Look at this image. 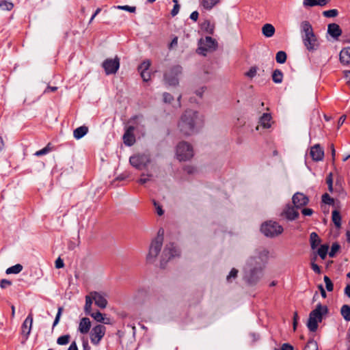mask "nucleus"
Returning a JSON list of instances; mask_svg holds the SVG:
<instances>
[{
	"instance_id": "obj_55",
	"label": "nucleus",
	"mask_w": 350,
	"mask_h": 350,
	"mask_svg": "<svg viewBox=\"0 0 350 350\" xmlns=\"http://www.w3.org/2000/svg\"><path fill=\"white\" fill-rule=\"evenodd\" d=\"M140 75L144 81H148L150 79V74L147 70L140 71Z\"/></svg>"
},
{
	"instance_id": "obj_58",
	"label": "nucleus",
	"mask_w": 350,
	"mask_h": 350,
	"mask_svg": "<svg viewBox=\"0 0 350 350\" xmlns=\"http://www.w3.org/2000/svg\"><path fill=\"white\" fill-rule=\"evenodd\" d=\"M301 213L305 216H310L313 213V210L309 208H305L301 210Z\"/></svg>"
},
{
	"instance_id": "obj_1",
	"label": "nucleus",
	"mask_w": 350,
	"mask_h": 350,
	"mask_svg": "<svg viewBox=\"0 0 350 350\" xmlns=\"http://www.w3.org/2000/svg\"><path fill=\"white\" fill-rule=\"evenodd\" d=\"M267 255V250H260L256 251V255L250 256L247 260L243 279L248 285L254 286L260 280Z\"/></svg>"
},
{
	"instance_id": "obj_46",
	"label": "nucleus",
	"mask_w": 350,
	"mask_h": 350,
	"mask_svg": "<svg viewBox=\"0 0 350 350\" xmlns=\"http://www.w3.org/2000/svg\"><path fill=\"white\" fill-rule=\"evenodd\" d=\"M338 14V12L336 9L326 10L323 12V15L325 17H327V18L336 17Z\"/></svg>"
},
{
	"instance_id": "obj_6",
	"label": "nucleus",
	"mask_w": 350,
	"mask_h": 350,
	"mask_svg": "<svg viewBox=\"0 0 350 350\" xmlns=\"http://www.w3.org/2000/svg\"><path fill=\"white\" fill-rule=\"evenodd\" d=\"M176 156L180 161H187L193 156L192 146L185 142H180L176 147Z\"/></svg>"
},
{
	"instance_id": "obj_64",
	"label": "nucleus",
	"mask_w": 350,
	"mask_h": 350,
	"mask_svg": "<svg viewBox=\"0 0 350 350\" xmlns=\"http://www.w3.org/2000/svg\"><path fill=\"white\" fill-rule=\"evenodd\" d=\"M293 347L288 343H284L282 346V350H293Z\"/></svg>"
},
{
	"instance_id": "obj_14",
	"label": "nucleus",
	"mask_w": 350,
	"mask_h": 350,
	"mask_svg": "<svg viewBox=\"0 0 350 350\" xmlns=\"http://www.w3.org/2000/svg\"><path fill=\"white\" fill-rule=\"evenodd\" d=\"M292 202L295 207L297 209L307 205L309 202V198L303 193L297 192L293 196Z\"/></svg>"
},
{
	"instance_id": "obj_42",
	"label": "nucleus",
	"mask_w": 350,
	"mask_h": 350,
	"mask_svg": "<svg viewBox=\"0 0 350 350\" xmlns=\"http://www.w3.org/2000/svg\"><path fill=\"white\" fill-rule=\"evenodd\" d=\"M322 202L324 204H327V205L335 206V201H334V198L330 197V196L327 193H324L322 196Z\"/></svg>"
},
{
	"instance_id": "obj_53",
	"label": "nucleus",
	"mask_w": 350,
	"mask_h": 350,
	"mask_svg": "<svg viewBox=\"0 0 350 350\" xmlns=\"http://www.w3.org/2000/svg\"><path fill=\"white\" fill-rule=\"evenodd\" d=\"M163 101L166 103H170L174 100L173 96L167 92L163 93Z\"/></svg>"
},
{
	"instance_id": "obj_41",
	"label": "nucleus",
	"mask_w": 350,
	"mask_h": 350,
	"mask_svg": "<svg viewBox=\"0 0 350 350\" xmlns=\"http://www.w3.org/2000/svg\"><path fill=\"white\" fill-rule=\"evenodd\" d=\"M304 350H318V344L314 339H310Z\"/></svg>"
},
{
	"instance_id": "obj_7",
	"label": "nucleus",
	"mask_w": 350,
	"mask_h": 350,
	"mask_svg": "<svg viewBox=\"0 0 350 350\" xmlns=\"http://www.w3.org/2000/svg\"><path fill=\"white\" fill-rule=\"evenodd\" d=\"M180 254L179 250L176 247L174 243H170L167 244L163 250L161 256L160 266L161 268H165L167 261L171 258L178 256Z\"/></svg>"
},
{
	"instance_id": "obj_50",
	"label": "nucleus",
	"mask_w": 350,
	"mask_h": 350,
	"mask_svg": "<svg viewBox=\"0 0 350 350\" xmlns=\"http://www.w3.org/2000/svg\"><path fill=\"white\" fill-rule=\"evenodd\" d=\"M257 67L256 66H252L250 68V70L245 73V75L248 77L249 78H253L256 76L257 72Z\"/></svg>"
},
{
	"instance_id": "obj_30",
	"label": "nucleus",
	"mask_w": 350,
	"mask_h": 350,
	"mask_svg": "<svg viewBox=\"0 0 350 350\" xmlns=\"http://www.w3.org/2000/svg\"><path fill=\"white\" fill-rule=\"evenodd\" d=\"M321 241V239L319 238L317 233L313 232L310 234V242L311 248L312 250L316 249L317 247V246L320 244Z\"/></svg>"
},
{
	"instance_id": "obj_26",
	"label": "nucleus",
	"mask_w": 350,
	"mask_h": 350,
	"mask_svg": "<svg viewBox=\"0 0 350 350\" xmlns=\"http://www.w3.org/2000/svg\"><path fill=\"white\" fill-rule=\"evenodd\" d=\"M262 33L265 37L271 38L274 35L275 27L271 24L267 23L262 26Z\"/></svg>"
},
{
	"instance_id": "obj_56",
	"label": "nucleus",
	"mask_w": 350,
	"mask_h": 350,
	"mask_svg": "<svg viewBox=\"0 0 350 350\" xmlns=\"http://www.w3.org/2000/svg\"><path fill=\"white\" fill-rule=\"evenodd\" d=\"M311 268L317 274H320L321 272L320 267L314 262H311Z\"/></svg>"
},
{
	"instance_id": "obj_60",
	"label": "nucleus",
	"mask_w": 350,
	"mask_h": 350,
	"mask_svg": "<svg viewBox=\"0 0 350 350\" xmlns=\"http://www.w3.org/2000/svg\"><path fill=\"white\" fill-rule=\"evenodd\" d=\"M64 261L63 260L59 257L56 260H55V267L57 269H60V268H62L64 267Z\"/></svg>"
},
{
	"instance_id": "obj_18",
	"label": "nucleus",
	"mask_w": 350,
	"mask_h": 350,
	"mask_svg": "<svg viewBox=\"0 0 350 350\" xmlns=\"http://www.w3.org/2000/svg\"><path fill=\"white\" fill-rule=\"evenodd\" d=\"M134 130H135L134 126H129L126 129V130L123 135L124 143L125 145H126L128 146H133L135 142V137L133 134Z\"/></svg>"
},
{
	"instance_id": "obj_27",
	"label": "nucleus",
	"mask_w": 350,
	"mask_h": 350,
	"mask_svg": "<svg viewBox=\"0 0 350 350\" xmlns=\"http://www.w3.org/2000/svg\"><path fill=\"white\" fill-rule=\"evenodd\" d=\"M320 323L317 319H315L310 315L307 323V327L310 332H314L318 329V323Z\"/></svg>"
},
{
	"instance_id": "obj_47",
	"label": "nucleus",
	"mask_w": 350,
	"mask_h": 350,
	"mask_svg": "<svg viewBox=\"0 0 350 350\" xmlns=\"http://www.w3.org/2000/svg\"><path fill=\"white\" fill-rule=\"evenodd\" d=\"M150 62L149 60L144 61L139 66L138 70L140 71H146L149 69L150 66Z\"/></svg>"
},
{
	"instance_id": "obj_10",
	"label": "nucleus",
	"mask_w": 350,
	"mask_h": 350,
	"mask_svg": "<svg viewBox=\"0 0 350 350\" xmlns=\"http://www.w3.org/2000/svg\"><path fill=\"white\" fill-rule=\"evenodd\" d=\"M102 66L107 75L116 74L120 68V59L118 56L114 59H106L103 62Z\"/></svg>"
},
{
	"instance_id": "obj_8",
	"label": "nucleus",
	"mask_w": 350,
	"mask_h": 350,
	"mask_svg": "<svg viewBox=\"0 0 350 350\" xmlns=\"http://www.w3.org/2000/svg\"><path fill=\"white\" fill-rule=\"evenodd\" d=\"M182 72L180 66H174L164 74V81L166 84L171 86H176L178 84V76Z\"/></svg>"
},
{
	"instance_id": "obj_62",
	"label": "nucleus",
	"mask_w": 350,
	"mask_h": 350,
	"mask_svg": "<svg viewBox=\"0 0 350 350\" xmlns=\"http://www.w3.org/2000/svg\"><path fill=\"white\" fill-rule=\"evenodd\" d=\"M326 183L327 185H333V175L329 173L326 177Z\"/></svg>"
},
{
	"instance_id": "obj_11",
	"label": "nucleus",
	"mask_w": 350,
	"mask_h": 350,
	"mask_svg": "<svg viewBox=\"0 0 350 350\" xmlns=\"http://www.w3.org/2000/svg\"><path fill=\"white\" fill-rule=\"evenodd\" d=\"M163 243L161 242V239H154L152 241L150 245L149 252L146 256V260L149 262H152L155 260L156 258L161 252Z\"/></svg>"
},
{
	"instance_id": "obj_24",
	"label": "nucleus",
	"mask_w": 350,
	"mask_h": 350,
	"mask_svg": "<svg viewBox=\"0 0 350 350\" xmlns=\"http://www.w3.org/2000/svg\"><path fill=\"white\" fill-rule=\"evenodd\" d=\"M88 132V128L86 126H81L74 130L73 135L77 139H79L84 137Z\"/></svg>"
},
{
	"instance_id": "obj_32",
	"label": "nucleus",
	"mask_w": 350,
	"mask_h": 350,
	"mask_svg": "<svg viewBox=\"0 0 350 350\" xmlns=\"http://www.w3.org/2000/svg\"><path fill=\"white\" fill-rule=\"evenodd\" d=\"M271 116L269 113H263L260 119V122L264 128H269L271 126L270 121Z\"/></svg>"
},
{
	"instance_id": "obj_4",
	"label": "nucleus",
	"mask_w": 350,
	"mask_h": 350,
	"mask_svg": "<svg viewBox=\"0 0 350 350\" xmlns=\"http://www.w3.org/2000/svg\"><path fill=\"white\" fill-rule=\"evenodd\" d=\"M260 230L265 236L272 238L281 234L284 228L277 221L269 220L261 225Z\"/></svg>"
},
{
	"instance_id": "obj_23",
	"label": "nucleus",
	"mask_w": 350,
	"mask_h": 350,
	"mask_svg": "<svg viewBox=\"0 0 350 350\" xmlns=\"http://www.w3.org/2000/svg\"><path fill=\"white\" fill-rule=\"evenodd\" d=\"M201 29L208 34L213 35L214 33L215 26L209 20H206L200 25Z\"/></svg>"
},
{
	"instance_id": "obj_51",
	"label": "nucleus",
	"mask_w": 350,
	"mask_h": 350,
	"mask_svg": "<svg viewBox=\"0 0 350 350\" xmlns=\"http://www.w3.org/2000/svg\"><path fill=\"white\" fill-rule=\"evenodd\" d=\"M62 311H63V308L59 307L55 319L53 321V327H54L55 326H56L58 324L60 317H61V315H62Z\"/></svg>"
},
{
	"instance_id": "obj_61",
	"label": "nucleus",
	"mask_w": 350,
	"mask_h": 350,
	"mask_svg": "<svg viewBox=\"0 0 350 350\" xmlns=\"http://www.w3.org/2000/svg\"><path fill=\"white\" fill-rule=\"evenodd\" d=\"M346 340H347V349L350 350V328L348 329L347 332L346 336Z\"/></svg>"
},
{
	"instance_id": "obj_17",
	"label": "nucleus",
	"mask_w": 350,
	"mask_h": 350,
	"mask_svg": "<svg viewBox=\"0 0 350 350\" xmlns=\"http://www.w3.org/2000/svg\"><path fill=\"white\" fill-rule=\"evenodd\" d=\"M92 296H93L95 305L98 307L102 309L107 307L108 302L104 294L97 291H92Z\"/></svg>"
},
{
	"instance_id": "obj_38",
	"label": "nucleus",
	"mask_w": 350,
	"mask_h": 350,
	"mask_svg": "<svg viewBox=\"0 0 350 350\" xmlns=\"http://www.w3.org/2000/svg\"><path fill=\"white\" fill-rule=\"evenodd\" d=\"M14 7V4L8 0H0V8L2 10H11Z\"/></svg>"
},
{
	"instance_id": "obj_3",
	"label": "nucleus",
	"mask_w": 350,
	"mask_h": 350,
	"mask_svg": "<svg viewBox=\"0 0 350 350\" xmlns=\"http://www.w3.org/2000/svg\"><path fill=\"white\" fill-rule=\"evenodd\" d=\"M300 27L304 46L310 52L317 51L319 47L320 43L314 33L311 24L308 21H304L301 22Z\"/></svg>"
},
{
	"instance_id": "obj_19",
	"label": "nucleus",
	"mask_w": 350,
	"mask_h": 350,
	"mask_svg": "<svg viewBox=\"0 0 350 350\" xmlns=\"http://www.w3.org/2000/svg\"><path fill=\"white\" fill-rule=\"evenodd\" d=\"M310 156L314 161H321L324 157L323 149L319 144L312 146L310 152Z\"/></svg>"
},
{
	"instance_id": "obj_63",
	"label": "nucleus",
	"mask_w": 350,
	"mask_h": 350,
	"mask_svg": "<svg viewBox=\"0 0 350 350\" xmlns=\"http://www.w3.org/2000/svg\"><path fill=\"white\" fill-rule=\"evenodd\" d=\"M345 77L347 81V84L350 88V70H347L345 72Z\"/></svg>"
},
{
	"instance_id": "obj_33",
	"label": "nucleus",
	"mask_w": 350,
	"mask_h": 350,
	"mask_svg": "<svg viewBox=\"0 0 350 350\" xmlns=\"http://www.w3.org/2000/svg\"><path fill=\"white\" fill-rule=\"evenodd\" d=\"M88 315L94 318L97 322L108 323L109 319H107V321H105L103 314L99 311H97L96 312H91V314H89Z\"/></svg>"
},
{
	"instance_id": "obj_28",
	"label": "nucleus",
	"mask_w": 350,
	"mask_h": 350,
	"mask_svg": "<svg viewBox=\"0 0 350 350\" xmlns=\"http://www.w3.org/2000/svg\"><path fill=\"white\" fill-rule=\"evenodd\" d=\"M332 220L337 228L341 227L342 217L339 211L335 209L332 213Z\"/></svg>"
},
{
	"instance_id": "obj_12",
	"label": "nucleus",
	"mask_w": 350,
	"mask_h": 350,
	"mask_svg": "<svg viewBox=\"0 0 350 350\" xmlns=\"http://www.w3.org/2000/svg\"><path fill=\"white\" fill-rule=\"evenodd\" d=\"M106 332V327L100 324L94 326L90 333L91 342L94 345H98L102 338L104 337Z\"/></svg>"
},
{
	"instance_id": "obj_49",
	"label": "nucleus",
	"mask_w": 350,
	"mask_h": 350,
	"mask_svg": "<svg viewBox=\"0 0 350 350\" xmlns=\"http://www.w3.org/2000/svg\"><path fill=\"white\" fill-rule=\"evenodd\" d=\"M118 9L125 10L131 13H134L136 11V7L135 6H129V5H118L117 7Z\"/></svg>"
},
{
	"instance_id": "obj_40",
	"label": "nucleus",
	"mask_w": 350,
	"mask_h": 350,
	"mask_svg": "<svg viewBox=\"0 0 350 350\" xmlns=\"http://www.w3.org/2000/svg\"><path fill=\"white\" fill-rule=\"evenodd\" d=\"M70 336L69 334H65L59 336L57 339V343L59 345H66L69 343Z\"/></svg>"
},
{
	"instance_id": "obj_21",
	"label": "nucleus",
	"mask_w": 350,
	"mask_h": 350,
	"mask_svg": "<svg viewBox=\"0 0 350 350\" xmlns=\"http://www.w3.org/2000/svg\"><path fill=\"white\" fill-rule=\"evenodd\" d=\"M91 327V321L88 317H83L79 322L78 330L83 334H88Z\"/></svg>"
},
{
	"instance_id": "obj_34",
	"label": "nucleus",
	"mask_w": 350,
	"mask_h": 350,
	"mask_svg": "<svg viewBox=\"0 0 350 350\" xmlns=\"http://www.w3.org/2000/svg\"><path fill=\"white\" fill-rule=\"evenodd\" d=\"M340 313L344 319L350 321V306L345 304L341 307Z\"/></svg>"
},
{
	"instance_id": "obj_43",
	"label": "nucleus",
	"mask_w": 350,
	"mask_h": 350,
	"mask_svg": "<svg viewBox=\"0 0 350 350\" xmlns=\"http://www.w3.org/2000/svg\"><path fill=\"white\" fill-rule=\"evenodd\" d=\"M50 146H51V144H48L46 145V146H45L44 148H42L38 151H36L34 154L37 157H40V156L46 154L51 150V148L50 147Z\"/></svg>"
},
{
	"instance_id": "obj_20",
	"label": "nucleus",
	"mask_w": 350,
	"mask_h": 350,
	"mask_svg": "<svg viewBox=\"0 0 350 350\" xmlns=\"http://www.w3.org/2000/svg\"><path fill=\"white\" fill-rule=\"evenodd\" d=\"M342 31L340 26L336 23H330L327 26V33L334 40H338L342 35Z\"/></svg>"
},
{
	"instance_id": "obj_16",
	"label": "nucleus",
	"mask_w": 350,
	"mask_h": 350,
	"mask_svg": "<svg viewBox=\"0 0 350 350\" xmlns=\"http://www.w3.org/2000/svg\"><path fill=\"white\" fill-rule=\"evenodd\" d=\"M281 215L284 217L288 220L293 221L299 217V213L296 210L295 206H292L288 204L284 208Z\"/></svg>"
},
{
	"instance_id": "obj_44",
	"label": "nucleus",
	"mask_w": 350,
	"mask_h": 350,
	"mask_svg": "<svg viewBox=\"0 0 350 350\" xmlns=\"http://www.w3.org/2000/svg\"><path fill=\"white\" fill-rule=\"evenodd\" d=\"M340 245L338 243H334L332 245L331 250L329 252V256L331 258H334L336 255V253L340 250Z\"/></svg>"
},
{
	"instance_id": "obj_52",
	"label": "nucleus",
	"mask_w": 350,
	"mask_h": 350,
	"mask_svg": "<svg viewBox=\"0 0 350 350\" xmlns=\"http://www.w3.org/2000/svg\"><path fill=\"white\" fill-rule=\"evenodd\" d=\"M153 204L156 208L157 214L160 216L163 215L164 211L162 209V206L154 200H153Z\"/></svg>"
},
{
	"instance_id": "obj_45",
	"label": "nucleus",
	"mask_w": 350,
	"mask_h": 350,
	"mask_svg": "<svg viewBox=\"0 0 350 350\" xmlns=\"http://www.w3.org/2000/svg\"><path fill=\"white\" fill-rule=\"evenodd\" d=\"M323 280L325 283L326 289L329 292L332 291L334 289V284L332 282L331 279L327 275H325L323 278Z\"/></svg>"
},
{
	"instance_id": "obj_48",
	"label": "nucleus",
	"mask_w": 350,
	"mask_h": 350,
	"mask_svg": "<svg viewBox=\"0 0 350 350\" xmlns=\"http://www.w3.org/2000/svg\"><path fill=\"white\" fill-rule=\"evenodd\" d=\"M237 274H238V270L235 268H232L230 271V272L229 273L228 275L227 276L226 278V280L228 282H231V279L233 278H236L237 277Z\"/></svg>"
},
{
	"instance_id": "obj_35",
	"label": "nucleus",
	"mask_w": 350,
	"mask_h": 350,
	"mask_svg": "<svg viewBox=\"0 0 350 350\" xmlns=\"http://www.w3.org/2000/svg\"><path fill=\"white\" fill-rule=\"evenodd\" d=\"M23 267L21 264H16L8 268L5 271L7 274H17L23 270Z\"/></svg>"
},
{
	"instance_id": "obj_59",
	"label": "nucleus",
	"mask_w": 350,
	"mask_h": 350,
	"mask_svg": "<svg viewBox=\"0 0 350 350\" xmlns=\"http://www.w3.org/2000/svg\"><path fill=\"white\" fill-rule=\"evenodd\" d=\"M180 5L178 3H176L174 5L172 10L171 11V14L172 16H175L179 12Z\"/></svg>"
},
{
	"instance_id": "obj_37",
	"label": "nucleus",
	"mask_w": 350,
	"mask_h": 350,
	"mask_svg": "<svg viewBox=\"0 0 350 350\" xmlns=\"http://www.w3.org/2000/svg\"><path fill=\"white\" fill-rule=\"evenodd\" d=\"M219 0H202V5L206 10L212 9L216 4L219 3Z\"/></svg>"
},
{
	"instance_id": "obj_15",
	"label": "nucleus",
	"mask_w": 350,
	"mask_h": 350,
	"mask_svg": "<svg viewBox=\"0 0 350 350\" xmlns=\"http://www.w3.org/2000/svg\"><path fill=\"white\" fill-rule=\"evenodd\" d=\"M329 312V309L327 306L322 305L321 303H319L316 308L312 310L309 315L311 317L317 319L319 322H321L323 320V317L326 315Z\"/></svg>"
},
{
	"instance_id": "obj_29",
	"label": "nucleus",
	"mask_w": 350,
	"mask_h": 350,
	"mask_svg": "<svg viewBox=\"0 0 350 350\" xmlns=\"http://www.w3.org/2000/svg\"><path fill=\"white\" fill-rule=\"evenodd\" d=\"M93 301V296H92V292H90V295L85 296V304L84 306V312L86 315L91 314L92 304Z\"/></svg>"
},
{
	"instance_id": "obj_39",
	"label": "nucleus",
	"mask_w": 350,
	"mask_h": 350,
	"mask_svg": "<svg viewBox=\"0 0 350 350\" xmlns=\"http://www.w3.org/2000/svg\"><path fill=\"white\" fill-rule=\"evenodd\" d=\"M286 53L283 51H280L276 53L275 60L279 64H284L286 61Z\"/></svg>"
},
{
	"instance_id": "obj_36",
	"label": "nucleus",
	"mask_w": 350,
	"mask_h": 350,
	"mask_svg": "<svg viewBox=\"0 0 350 350\" xmlns=\"http://www.w3.org/2000/svg\"><path fill=\"white\" fill-rule=\"evenodd\" d=\"M328 249H329V245L327 244L322 245L319 248L317 253L322 260L325 259L327 252H328Z\"/></svg>"
},
{
	"instance_id": "obj_2",
	"label": "nucleus",
	"mask_w": 350,
	"mask_h": 350,
	"mask_svg": "<svg viewBox=\"0 0 350 350\" xmlns=\"http://www.w3.org/2000/svg\"><path fill=\"white\" fill-rule=\"evenodd\" d=\"M198 112L193 110H186L181 116L178 122L180 131L186 136L191 135L196 131V128L201 124Z\"/></svg>"
},
{
	"instance_id": "obj_9",
	"label": "nucleus",
	"mask_w": 350,
	"mask_h": 350,
	"mask_svg": "<svg viewBox=\"0 0 350 350\" xmlns=\"http://www.w3.org/2000/svg\"><path fill=\"white\" fill-rule=\"evenodd\" d=\"M129 162L136 169L142 170L150 163V158L149 155L146 154H137L131 156Z\"/></svg>"
},
{
	"instance_id": "obj_13",
	"label": "nucleus",
	"mask_w": 350,
	"mask_h": 350,
	"mask_svg": "<svg viewBox=\"0 0 350 350\" xmlns=\"http://www.w3.org/2000/svg\"><path fill=\"white\" fill-rule=\"evenodd\" d=\"M32 323L33 314L30 312L21 325V335L25 338V340H27L29 338L32 327Z\"/></svg>"
},
{
	"instance_id": "obj_5",
	"label": "nucleus",
	"mask_w": 350,
	"mask_h": 350,
	"mask_svg": "<svg viewBox=\"0 0 350 350\" xmlns=\"http://www.w3.org/2000/svg\"><path fill=\"white\" fill-rule=\"evenodd\" d=\"M198 45V53L206 56L208 52L214 51L217 49V42L210 36H206L205 38H201L199 40Z\"/></svg>"
},
{
	"instance_id": "obj_25",
	"label": "nucleus",
	"mask_w": 350,
	"mask_h": 350,
	"mask_svg": "<svg viewBox=\"0 0 350 350\" xmlns=\"http://www.w3.org/2000/svg\"><path fill=\"white\" fill-rule=\"evenodd\" d=\"M327 3V0H304L303 4L306 7H314L316 5L324 6Z\"/></svg>"
},
{
	"instance_id": "obj_22",
	"label": "nucleus",
	"mask_w": 350,
	"mask_h": 350,
	"mask_svg": "<svg viewBox=\"0 0 350 350\" xmlns=\"http://www.w3.org/2000/svg\"><path fill=\"white\" fill-rule=\"evenodd\" d=\"M339 59L342 64L348 65L350 64V46L345 47L340 51Z\"/></svg>"
},
{
	"instance_id": "obj_54",
	"label": "nucleus",
	"mask_w": 350,
	"mask_h": 350,
	"mask_svg": "<svg viewBox=\"0 0 350 350\" xmlns=\"http://www.w3.org/2000/svg\"><path fill=\"white\" fill-rule=\"evenodd\" d=\"M12 284V282L10 280H6V279H2L0 281V287L1 288H5L8 286H10Z\"/></svg>"
},
{
	"instance_id": "obj_57",
	"label": "nucleus",
	"mask_w": 350,
	"mask_h": 350,
	"mask_svg": "<svg viewBox=\"0 0 350 350\" xmlns=\"http://www.w3.org/2000/svg\"><path fill=\"white\" fill-rule=\"evenodd\" d=\"M184 171L188 174H193L196 172V168L191 165H187L184 167Z\"/></svg>"
},
{
	"instance_id": "obj_31",
	"label": "nucleus",
	"mask_w": 350,
	"mask_h": 350,
	"mask_svg": "<svg viewBox=\"0 0 350 350\" xmlns=\"http://www.w3.org/2000/svg\"><path fill=\"white\" fill-rule=\"evenodd\" d=\"M272 80L275 83H281L283 81V73L279 69H275L272 73Z\"/></svg>"
}]
</instances>
